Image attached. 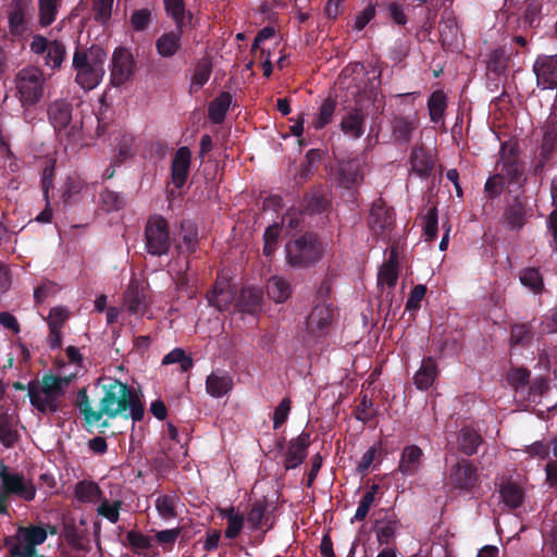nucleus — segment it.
<instances>
[{
    "mask_svg": "<svg viewBox=\"0 0 557 557\" xmlns=\"http://www.w3.org/2000/svg\"><path fill=\"white\" fill-rule=\"evenodd\" d=\"M191 153L187 147H181L174 154L172 160V182L181 188L187 178Z\"/></svg>",
    "mask_w": 557,
    "mask_h": 557,
    "instance_id": "19",
    "label": "nucleus"
},
{
    "mask_svg": "<svg viewBox=\"0 0 557 557\" xmlns=\"http://www.w3.org/2000/svg\"><path fill=\"white\" fill-rule=\"evenodd\" d=\"M134 75V59L125 48H117L113 52L111 82L114 86H121Z\"/></svg>",
    "mask_w": 557,
    "mask_h": 557,
    "instance_id": "11",
    "label": "nucleus"
},
{
    "mask_svg": "<svg viewBox=\"0 0 557 557\" xmlns=\"http://www.w3.org/2000/svg\"><path fill=\"white\" fill-rule=\"evenodd\" d=\"M309 444L310 436L305 432L289 442L284 459V466L286 469H294L304 461Z\"/></svg>",
    "mask_w": 557,
    "mask_h": 557,
    "instance_id": "17",
    "label": "nucleus"
},
{
    "mask_svg": "<svg viewBox=\"0 0 557 557\" xmlns=\"http://www.w3.org/2000/svg\"><path fill=\"white\" fill-rule=\"evenodd\" d=\"M533 72L543 89L557 87V54L541 55L534 62Z\"/></svg>",
    "mask_w": 557,
    "mask_h": 557,
    "instance_id": "13",
    "label": "nucleus"
},
{
    "mask_svg": "<svg viewBox=\"0 0 557 557\" xmlns=\"http://www.w3.org/2000/svg\"><path fill=\"white\" fill-rule=\"evenodd\" d=\"M520 282L534 293H540L543 288V280L540 272L534 268H528L520 272Z\"/></svg>",
    "mask_w": 557,
    "mask_h": 557,
    "instance_id": "39",
    "label": "nucleus"
},
{
    "mask_svg": "<svg viewBox=\"0 0 557 557\" xmlns=\"http://www.w3.org/2000/svg\"><path fill=\"white\" fill-rule=\"evenodd\" d=\"M177 362L181 363V368L183 371H188L193 367L191 358L187 357L185 355V351L181 348H175L171 350L163 357L162 360L163 364H173Z\"/></svg>",
    "mask_w": 557,
    "mask_h": 557,
    "instance_id": "46",
    "label": "nucleus"
},
{
    "mask_svg": "<svg viewBox=\"0 0 557 557\" xmlns=\"http://www.w3.org/2000/svg\"><path fill=\"white\" fill-rule=\"evenodd\" d=\"M232 102V96L228 92H222L209 106L208 115L213 123L223 122L226 111Z\"/></svg>",
    "mask_w": 557,
    "mask_h": 557,
    "instance_id": "31",
    "label": "nucleus"
},
{
    "mask_svg": "<svg viewBox=\"0 0 557 557\" xmlns=\"http://www.w3.org/2000/svg\"><path fill=\"white\" fill-rule=\"evenodd\" d=\"M411 169L419 176H429L433 169L432 157L422 148H414L410 157Z\"/></svg>",
    "mask_w": 557,
    "mask_h": 557,
    "instance_id": "30",
    "label": "nucleus"
},
{
    "mask_svg": "<svg viewBox=\"0 0 557 557\" xmlns=\"http://www.w3.org/2000/svg\"><path fill=\"white\" fill-rule=\"evenodd\" d=\"M235 292L226 280H218L213 289L207 295L209 304L218 310H226L234 300Z\"/></svg>",
    "mask_w": 557,
    "mask_h": 557,
    "instance_id": "20",
    "label": "nucleus"
},
{
    "mask_svg": "<svg viewBox=\"0 0 557 557\" xmlns=\"http://www.w3.org/2000/svg\"><path fill=\"white\" fill-rule=\"evenodd\" d=\"M382 460V443L376 442L370 446L361 456L356 466V471L360 475H366L374 470Z\"/></svg>",
    "mask_w": 557,
    "mask_h": 557,
    "instance_id": "26",
    "label": "nucleus"
},
{
    "mask_svg": "<svg viewBox=\"0 0 557 557\" xmlns=\"http://www.w3.org/2000/svg\"><path fill=\"white\" fill-rule=\"evenodd\" d=\"M211 71V65L207 60H202L197 64L190 81L191 94L197 92L202 88V86L209 81Z\"/></svg>",
    "mask_w": 557,
    "mask_h": 557,
    "instance_id": "35",
    "label": "nucleus"
},
{
    "mask_svg": "<svg viewBox=\"0 0 557 557\" xmlns=\"http://www.w3.org/2000/svg\"><path fill=\"white\" fill-rule=\"evenodd\" d=\"M364 74L363 65L360 63L351 64L347 67H345L342 72L341 78H339V85L343 88L349 89L351 87V82L354 81V75L362 76Z\"/></svg>",
    "mask_w": 557,
    "mask_h": 557,
    "instance_id": "49",
    "label": "nucleus"
},
{
    "mask_svg": "<svg viewBox=\"0 0 557 557\" xmlns=\"http://www.w3.org/2000/svg\"><path fill=\"white\" fill-rule=\"evenodd\" d=\"M541 327L543 333H557V306L544 315Z\"/></svg>",
    "mask_w": 557,
    "mask_h": 557,
    "instance_id": "56",
    "label": "nucleus"
},
{
    "mask_svg": "<svg viewBox=\"0 0 557 557\" xmlns=\"http://www.w3.org/2000/svg\"><path fill=\"white\" fill-rule=\"evenodd\" d=\"M46 52V65L51 69L60 67L65 57L64 46L58 41H50V46Z\"/></svg>",
    "mask_w": 557,
    "mask_h": 557,
    "instance_id": "41",
    "label": "nucleus"
},
{
    "mask_svg": "<svg viewBox=\"0 0 557 557\" xmlns=\"http://www.w3.org/2000/svg\"><path fill=\"white\" fill-rule=\"evenodd\" d=\"M446 96L443 91H434L428 101L430 117L433 122L437 123L442 120L446 110Z\"/></svg>",
    "mask_w": 557,
    "mask_h": 557,
    "instance_id": "34",
    "label": "nucleus"
},
{
    "mask_svg": "<svg viewBox=\"0 0 557 557\" xmlns=\"http://www.w3.org/2000/svg\"><path fill=\"white\" fill-rule=\"evenodd\" d=\"M533 338L532 325L529 323L516 324L511 327L509 344L513 346H528Z\"/></svg>",
    "mask_w": 557,
    "mask_h": 557,
    "instance_id": "33",
    "label": "nucleus"
},
{
    "mask_svg": "<svg viewBox=\"0 0 557 557\" xmlns=\"http://www.w3.org/2000/svg\"><path fill=\"white\" fill-rule=\"evenodd\" d=\"M504 223L511 230H519L525 222V206L518 198L510 205L503 216Z\"/></svg>",
    "mask_w": 557,
    "mask_h": 557,
    "instance_id": "29",
    "label": "nucleus"
},
{
    "mask_svg": "<svg viewBox=\"0 0 557 557\" xmlns=\"http://www.w3.org/2000/svg\"><path fill=\"white\" fill-rule=\"evenodd\" d=\"M0 324L5 329L12 330L14 333L20 332L16 318L9 312H0Z\"/></svg>",
    "mask_w": 557,
    "mask_h": 557,
    "instance_id": "61",
    "label": "nucleus"
},
{
    "mask_svg": "<svg viewBox=\"0 0 557 557\" xmlns=\"http://www.w3.org/2000/svg\"><path fill=\"white\" fill-rule=\"evenodd\" d=\"M323 256L322 243L311 234H305L286 245V262L297 269L315 264Z\"/></svg>",
    "mask_w": 557,
    "mask_h": 557,
    "instance_id": "5",
    "label": "nucleus"
},
{
    "mask_svg": "<svg viewBox=\"0 0 557 557\" xmlns=\"http://www.w3.org/2000/svg\"><path fill=\"white\" fill-rule=\"evenodd\" d=\"M182 33L183 29L176 28L164 33L157 39L156 48L162 58H171L177 53L181 48Z\"/></svg>",
    "mask_w": 557,
    "mask_h": 557,
    "instance_id": "23",
    "label": "nucleus"
},
{
    "mask_svg": "<svg viewBox=\"0 0 557 557\" xmlns=\"http://www.w3.org/2000/svg\"><path fill=\"white\" fill-rule=\"evenodd\" d=\"M171 237L166 221L160 216H151L145 228V248L152 256H163L169 252Z\"/></svg>",
    "mask_w": 557,
    "mask_h": 557,
    "instance_id": "6",
    "label": "nucleus"
},
{
    "mask_svg": "<svg viewBox=\"0 0 557 557\" xmlns=\"http://www.w3.org/2000/svg\"><path fill=\"white\" fill-rule=\"evenodd\" d=\"M423 451L417 445L406 446L400 455L397 470L407 476L414 475L422 465Z\"/></svg>",
    "mask_w": 557,
    "mask_h": 557,
    "instance_id": "18",
    "label": "nucleus"
},
{
    "mask_svg": "<svg viewBox=\"0 0 557 557\" xmlns=\"http://www.w3.org/2000/svg\"><path fill=\"white\" fill-rule=\"evenodd\" d=\"M426 293V287L424 285H417L411 290L410 297L407 300L406 308L408 310L418 309L420 306V301L424 298Z\"/></svg>",
    "mask_w": 557,
    "mask_h": 557,
    "instance_id": "58",
    "label": "nucleus"
},
{
    "mask_svg": "<svg viewBox=\"0 0 557 557\" xmlns=\"http://www.w3.org/2000/svg\"><path fill=\"white\" fill-rule=\"evenodd\" d=\"M290 411V400L288 398L282 399L275 408L273 414V428L278 429L288 418Z\"/></svg>",
    "mask_w": 557,
    "mask_h": 557,
    "instance_id": "51",
    "label": "nucleus"
},
{
    "mask_svg": "<svg viewBox=\"0 0 557 557\" xmlns=\"http://www.w3.org/2000/svg\"><path fill=\"white\" fill-rule=\"evenodd\" d=\"M393 135L399 141H408L416 125L408 117L397 116L393 120Z\"/></svg>",
    "mask_w": 557,
    "mask_h": 557,
    "instance_id": "36",
    "label": "nucleus"
},
{
    "mask_svg": "<svg viewBox=\"0 0 557 557\" xmlns=\"http://www.w3.org/2000/svg\"><path fill=\"white\" fill-rule=\"evenodd\" d=\"M101 199L107 210H116L122 206V198L119 194L112 190H104L101 194Z\"/></svg>",
    "mask_w": 557,
    "mask_h": 557,
    "instance_id": "59",
    "label": "nucleus"
},
{
    "mask_svg": "<svg viewBox=\"0 0 557 557\" xmlns=\"http://www.w3.org/2000/svg\"><path fill=\"white\" fill-rule=\"evenodd\" d=\"M30 8L24 0H13L8 12L10 33L13 36H21L29 30Z\"/></svg>",
    "mask_w": 557,
    "mask_h": 557,
    "instance_id": "12",
    "label": "nucleus"
},
{
    "mask_svg": "<svg viewBox=\"0 0 557 557\" xmlns=\"http://www.w3.org/2000/svg\"><path fill=\"white\" fill-rule=\"evenodd\" d=\"M101 389L99 404L95 408L86 389L77 394V408L86 424L99 425L103 418L114 419L119 416L131 417L140 421L144 417V407L137 394L127 385L116 379L104 376L97 381Z\"/></svg>",
    "mask_w": 557,
    "mask_h": 557,
    "instance_id": "1",
    "label": "nucleus"
},
{
    "mask_svg": "<svg viewBox=\"0 0 557 557\" xmlns=\"http://www.w3.org/2000/svg\"><path fill=\"white\" fill-rule=\"evenodd\" d=\"M17 440V433L13 430L12 421L7 416H0V442L5 447H11Z\"/></svg>",
    "mask_w": 557,
    "mask_h": 557,
    "instance_id": "42",
    "label": "nucleus"
},
{
    "mask_svg": "<svg viewBox=\"0 0 557 557\" xmlns=\"http://www.w3.org/2000/svg\"><path fill=\"white\" fill-rule=\"evenodd\" d=\"M504 186V178L500 174L490 177L484 187V191L488 198H495L500 195Z\"/></svg>",
    "mask_w": 557,
    "mask_h": 557,
    "instance_id": "53",
    "label": "nucleus"
},
{
    "mask_svg": "<svg viewBox=\"0 0 557 557\" xmlns=\"http://www.w3.org/2000/svg\"><path fill=\"white\" fill-rule=\"evenodd\" d=\"M0 478L2 480V487H27L25 479L17 472L10 471L8 467L1 463Z\"/></svg>",
    "mask_w": 557,
    "mask_h": 557,
    "instance_id": "45",
    "label": "nucleus"
},
{
    "mask_svg": "<svg viewBox=\"0 0 557 557\" xmlns=\"http://www.w3.org/2000/svg\"><path fill=\"white\" fill-rule=\"evenodd\" d=\"M50 46V41H48L44 36H34L33 41L30 44V49L36 54L45 53Z\"/></svg>",
    "mask_w": 557,
    "mask_h": 557,
    "instance_id": "63",
    "label": "nucleus"
},
{
    "mask_svg": "<svg viewBox=\"0 0 557 557\" xmlns=\"http://www.w3.org/2000/svg\"><path fill=\"white\" fill-rule=\"evenodd\" d=\"M334 319V308L325 301L317 304L307 318V329L312 334L325 332Z\"/></svg>",
    "mask_w": 557,
    "mask_h": 557,
    "instance_id": "15",
    "label": "nucleus"
},
{
    "mask_svg": "<svg viewBox=\"0 0 557 557\" xmlns=\"http://www.w3.org/2000/svg\"><path fill=\"white\" fill-rule=\"evenodd\" d=\"M341 129L351 139L360 138L364 133V115L357 109L349 111L341 121Z\"/></svg>",
    "mask_w": 557,
    "mask_h": 557,
    "instance_id": "24",
    "label": "nucleus"
},
{
    "mask_svg": "<svg viewBox=\"0 0 557 557\" xmlns=\"http://www.w3.org/2000/svg\"><path fill=\"white\" fill-rule=\"evenodd\" d=\"M165 11L173 18L176 28L183 27L185 18V5L183 0H164Z\"/></svg>",
    "mask_w": 557,
    "mask_h": 557,
    "instance_id": "43",
    "label": "nucleus"
},
{
    "mask_svg": "<svg viewBox=\"0 0 557 557\" xmlns=\"http://www.w3.org/2000/svg\"><path fill=\"white\" fill-rule=\"evenodd\" d=\"M281 234V228L278 224H273L267 227L263 239H264V246H263V253L268 257L272 256L274 251L276 250L277 240Z\"/></svg>",
    "mask_w": 557,
    "mask_h": 557,
    "instance_id": "44",
    "label": "nucleus"
},
{
    "mask_svg": "<svg viewBox=\"0 0 557 557\" xmlns=\"http://www.w3.org/2000/svg\"><path fill=\"white\" fill-rule=\"evenodd\" d=\"M113 2L114 0H94L92 10L96 20L103 23L108 21L112 13Z\"/></svg>",
    "mask_w": 557,
    "mask_h": 557,
    "instance_id": "50",
    "label": "nucleus"
},
{
    "mask_svg": "<svg viewBox=\"0 0 557 557\" xmlns=\"http://www.w3.org/2000/svg\"><path fill=\"white\" fill-rule=\"evenodd\" d=\"M48 117L59 135L76 139L81 132L77 123H72V106L63 100H55L48 107Z\"/></svg>",
    "mask_w": 557,
    "mask_h": 557,
    "instance_id": "7",
    "label": "nucleus"
},
{
    "mask_svg": "<svg viewBox=\"0 0 557 557\" xmlns=\"http://www.w3.org/2000/svg\"><path fill=\"white\" fill-rule=\"evenodd\" d=\"M115 140L117 156L115 157L114 162L122 163L123 161L132 157L135 138L131 134H122Z\"/></svg>",
    "mask_w": 557,
    "mask_h": 557,
    "instance_id": "38",
    "label": "nucleus"
},
{
    "mask_svg": "<svg viewBox=\"0 0 557 557\" xmlns=\"http://www.w3.org/2000/svg\"><path fill=\"white\" fill-rule=\"evenodd\" d=\"M374 15L375 8L373 5H368L360 14L356 16L355 29H363L366 25L374 17Z\"/></svg>",
    "mask_w": 557,
    "mask_h": 557,
    "instance_id": "60",
    "label": "nucleus"
},
{
    "mask_svg": "<svg viewBox=\"0 0 557 557\" xmlns=\"http://www.w3.org/2000/svg\"><path fill=\"white\" fill-rule=\"evenodd\" d=\"M437 376V367L433 358L429 357L422 360L419 370L413 380L417 388L425 391L430 388Z\"/></svg>",
    "mask_w": 557,
    "mask_h": 557,
    "instance_id": "25",
    "label": "nucleus"
},
{
    "mask_svg": "<svg viewBox=\"0 0 557 557\" xmlns=\"http://www.w3.org/2000/svg\"><path fill=\"white\" fill-rule=\"evenodd\" d=\"M265 288L268 297L275 304L286 302L293 294L290 282L281 275L271 276Z\"/></svg>",
    "mask_w": 557,
    "mask_h": 557,
    "instance_id": "21",
    "label": "nucleus"
},
{
    "mask_svg": "<svg viewBox=\"0 0 557 557\" xmlns=\"http://www.w3.org/2000/svg\"><path fill=\"white\" fill-rule=\"evenodd\" d=\"M148 310L147 295L145 289L136 281H132L124 293L121 305L123 321L135 318L139 320ZM132 323V320L128 321Z\"/></svg>",
    "mask_w": 557,
    "mask_h": 557,
    "instance_id": "8",
    "label": "nucleus"
},
{
    "mask_svg": "<svg viewBox=\"0 0 557 557\" xmlns=\"http://www.w3.org/2000/svg\"><path fill=\"white\" fill-rule=\"evenodd\" d=\"M500 162L502 173H504L509 184L521 186L523 178V171L521 164L518 162L516 148L512 145L504 144L500 148Z\"/></svg>",
    "mask_w": 557,
    "mask_h": 557,
    "instance_id": "14",
    "label": "nucleus"
},
{
    "mask_svg": "<svg viewBox=\"0 0 557 557\" xmlns=\"http://www.w3.org/2000/svg\"><path fill=\"white\" fill-rule=\"evenodd\" d=\"M394 224V213L382 199L373 201L368 219L371 233L377 237H386Z\"/></svg>",
    "mask_w": 557,
    "mask_h": 557,
    "instance_id": "9",
    "label": "nucleus"
},
{
    "mask_svg": "<svg viewBox=\"0 0 557 557\" xmlns=\"http://www.w3.org/2000/svg\"><path fill=\"white\" fill-rule=\"evenodd\" d=\"M334 111L335 102L331 99L324 100L323 103L321 104L319 115L313 122L314 128L321 129L325 125H327L333 117Z\"/></svg>",
    "mask_w": 557,
    "mask_h": 557,
    "instance_id": "48",
    "label": "nucleus"
},
{
    "mask_svg": "<svg viewBox=\"0 0 557 557\" xmlns=\"http://www.w3.org/2000/svg\"><path fill=\"white\" fill-rule=\"evenodd\" d=\"M107 53L99 47L77 50L73 57L76 83L86 90L97 87L106 73Z\"/></svg>",
    "mask_w": 557,
    "mask_h": 557,
    "instance_id": "3",
    "label": "nucleus"
},
{
    "mask_svg": "<svg viewBox=\"0 0 557 557\" xmlns=\"http://www.w3.org/2000/svg\"><path fill=\"white\" fill-rule=\"evenodd\" d=\"M364 160L362 158H355L351 160L342 161L338 164L337 177L339 184L345 188H351L359 185L363 180L362 166Z\"/></svg>",
    "mask_w": 557,
    "mask_h": 557,
    "instance_id": "16",
    "label": "nucleus"
},
{
    "mask_svg": "<svg viewBox=\"0 0 557 557\" xmlns=\"http://www.w3.org/2000/svg\"><path fill=\"white\" fill-rule=\"evenodd\" d=\"M69 383L67 377L53 375L44 376L40 382L29 383L27 392L32 406L44 414L57 412Z\"/></svg>",
    "mask_w": 557,
    "mask_h": 557,
    "instance_id": "2",
    "label": "nucleus"
},
{
    "mask_svg": "<svg viewBox=\"0 0 557 557\" xmlns=\"http://www.w3.org/2000/svg\"><path fill=\"white\" fill-rule=\"evenodd\" d=\"M481 444V436L470 428H463L458 436V445L466 455H473Z\"/></svg>",
    "mask_w": 557,
    "mask_h": 557,
    "instance_id": "32",
    "label": "nucleus"
},
{
    "mask_svg": "<svg viewBox=\"0 0 557 557\" xmlns=\"http://www.w3.org/2000/svg\"><path fill=\"white\" fill-rule=\"evenodd\" d=\"M509 382L516 388L524 387L529 383L530 373L524 369H515L509 373Z\"/></svg>",
    "mask_w": 557,
    "mask_h": 557,
    "instance_id": "57",
    "label": "nucleus"
},
{
    "mask_svg": "<svg viewBox=\"0 0 557 557\" xmlns=\"http://www.w3.org/2000/svg\"><path fill=\"white\" fill-rule=\"evenodd\" d=\"M525 451L530 456L545 458L548 454V447L543 442L537 441V442L527 446Z\"/></svg>",
    "mask_w": 557,
    "mask_h": 557,
    "instance_id": "62",
    "label": "nucleus"
},
{
    "mask_svg": "<svg viewBox=\"0 0 557 557\" xmlns=\"http://www.w3.org/2000/svg\"><path fill=\"white\" fill-rule=\"evenodd\" d=\"M69 318V311L62 307L52 308L48 315L49 327L61 329Z\"/></svg>",
    "mask_w": 557,
    "mask_h": 557,
    "instance_id": "52",
    "label": "nucleus"
},
{
    "mask_svg": "<svg viewBox=\"0 0 557 557\" xmlns=\"http://www.w3.org/2000/svg\"><path fill=\"white\" fill-rule=\"evenodd\" d=\"M87 188L85 181L77 176H69L63 186V198L65 201L72 200L77 195L82 194Z\"/></svg>",
    "mask_w": 557,
    "mask_h": 557,
    "instance_id": "40",
    "label": "nucleus"
},
{
    "mask_svg": "<svg viewBox=\"0 0 557 557\" xmlns=\"http://www.w3.org/2000/svg\"><path fill=\"white\" fill-rule=\"evenodd\" d=\"M275 35V29L271 26L263 27L258 35L256 36L253 42H252V50H256L260 47V44L263 42L267 39L272 38Z\"/></svg>",
    "mask_w": 557,
    "mask_h": 557,
    "instance_id": "64",
    "label": "nucleus"
},
{
    "mask_svg": "<svg viewBox=\"0 0 557 557\" xmlns=\"http://www.w3.org/2000/svg\"><path fill=\"white\" fill-rule=\"evenodd\" d=\"M58 8L59 0H39V23L41 26H48L54 22Z\"/></svg>",
    "mask_w": 557,
    "mask_h": 557,
    "instance_id": "37",
    "label": "nucleus"
},
{
    "mask_svg": "<svg viewBox=\"0 0 557 557\" xmlns=\"http://www.w3.org/2000/svg\"><path fill=\"white\" fill-rule=\"evenodd\" d=\"M232 387L233 379L224 371L212 372L206 380L207 393L214 398H220L226 395Z\"/></svg>",
    "mask_w": 557,
    "mask_h": 557,
    "instance_id": "22",
    "label": "nucleus"
},
{
    "mask_svg": "<svg viewBox=\"0 0 557 557\" xmlns=\"http://www.w3.org/2000/svg\"><path fill=\"white\" fill-rule=\"evenodd\" d=\"M14 84L16 97L23 108L35 106L44 98L46 77L37 66L28 65L20 70Z\"/></svg>",
    "mask_w": 557,
    "mask_h": 557,
    "instance_id": "4",
    "label": "nucleus"
},
{
    "mask_svg": "<svg viewBox=\"0 0 557 557\" xmlns=\"http://www.w3.org/2000/svg\"><path fill=\"white\" fill-rule=\"evenodd\" d=\"M423 234L425 240H434L437 236V211L431 208L423 216Z\"/></svg>",
    "mask_w": 557,
    "mask_h": 557,
    "instance_id": "47",
    "label": "nucleus"
},
{
    "mask_svg": "<svg viewBox=\"0 0 557 557\" xmlns=\"http://www.w3.org/2000/svg\"><path fill=\"white\" fill-rule=\"evenodd\" d=\"M373 404L366 396L356 409V418L362 422L370 421L374 417Z\"/></svg>",
    "mask_w": 557,
    "mask_h": 557,
    "instance_id": "55",
    "label": "nucleus"
},
{
    "mask_svg": "<svg viewBox=\"0 0 557 557\" xmlns=\"http://www.w3.org/2000/svg\"><path fill=\"white\" fill-rule=\"evenodd\" d=\"M238 308L243 312L256 314L262 307V292L260 288L249 287L242 290Z\"/></svg>",
    "mask_w": 557,
    "mask_h": 557,
    "instance_id": "27",
    "label": "nucleus"
},
{
    "mask_svg": "<svg viewBox=\"0 0 557 557\" xmlns=\"http://www.w3.org/2000/svg\"><path fill=\"white\" fill-rule=\"evenodd\" d=\"M398 280V261L394 251L386 262L382 264L377 274V282L381 286L392 288L396 285Z\"/></svg>",
    "mask_w": 557,
    "mask_h": 557,
    "instance_id": "28",
    "label": "nucleus"
},
{
    "mask_svg": "<svg viewBox=\"0 0 557 557\" xmlns=\"http://www.w3.org/2000/svg\"><path fill=\"white\" fill-rule=\"evenodd\" d=\"M150 11L141 9L135 11L131 16V23L135 30H144L150 23Z\"/></svg>",
    "mask_w": 557,
    "mask_h": 557,
    "instance_id": "54",
    "label": "nucleus"
},
{
    "mask_svg": "<svg viewBox=\"0 0 557 557\" xmlns=\"http://www.w3.org/2000/svg\"><path fill=\"white\" fill-rule=\"evenodd\" d=\"M447 484L451 487H473L481 484L476 468L471 461L462 459L448 469Z\"/></svg>",
    "mask_w": 557,
    "mask_h": 557,
    "instance_id": "10",
    "label": "nucleus"
}]
</instances>
